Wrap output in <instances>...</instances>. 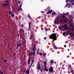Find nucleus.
Here are the masks:
<instances>
[{
	"instance_id": "f257e3e1",
	"label": "nucleus",
	"mask_w": 74,
	"mask_h": 74,
	"mask_svg": "<svg viewBox=\"0 0 74 74\" xmlns=\"http://www.w3.org/2000/svg\"><path fill=\"white\" fill-rule=\"evenodd\" d=\"M66 2H67V4L65 5V7H68L69 8H70L71 5H73L74 4V0H66Z\"/></svg>"
},
{
	"instance_id": "f03ea898",
	"label": "nucleus",
	"mask_w": 74,
	"mask_h": 74,
	"mask_svg": "<svg viewBox=\"0 0 74 74\" xmlns=\"http://www.w3.org/2000/svg\"><path fill=\"white\" fill-rule=\"evenodd\" d=\"M49 38H51L53 40L52 41L53 42L55 40H57V38H56V36L55 33L52 34L50 36V37Z\"/></svg>"
},
{
	"instance_id": "7ed1b4c3",
	"label": "nucleus",
	"mask_w": 74,
	"mask_h": 74,
	"mask_svg": "<svg viewBox=\"0 0 74 74\" xmlns=\"http://www.w3.org/2000/svg\"><path fill=\"white\" fill-rule=\"evenodd\" d=\"M60 16V15H59V14L57 18L56 19L55 21H54V24H56V25H58V24L56 23H57V22H59V19H61Z\"/></svg>"
},
{
	"instance_id": "20e7f679",
	"label": "nucleus",
	"mask_w": 74,
	"mask_h": 74,
	"mask_svg": "<svg viewBox=\"0 0 74 74\" xmlns=\"http://www.w3.org/2000/svg\"><path fill=\"white\" fill-rule=\"evenodd\" d=\"M38 66H37L36 69L38 70V72H39V70H41V65H40V64L39 63H38Z\"/></svg>"
},
{
	"instance_id": "39448f33",
	"label": "nucleus",
	"mask_w": 74,
	"mask_h": 74,
	"mask_svg": "<svg viewBox=\"0 0 74 74\" xmlns=\"http://www.w3.org/2000/svg\"><path fill=\"white\" fill-rule=\"evenodd\" d=\"M29 54H27L28 55H29V56H31L32 55H33V56H34L35 53L33 52H32V51H29Z\"/></svg>"
},
{
	"instance_id": "423d86ee",
	"label": "nucleus",
	"mask_w": 74,
	"mask_h": 74,
	"mask_svg": "<svg viewBox=\"0 0 74 74\" xmlns=\"http://www.w3.org/2000/svg\"><path fill=\"white\" fill-rule=\"evenodd\" d=\"M59 15H60V18H61V19H63V18H64L65 19H66V17L65 16L62 15V14H59Z\"/></svg>"
},
{
	"instance_id": "0eeeda50",
	"label": "nucleus",
	"mask_w": 74,
	"mask_h": 74,
	"mask_svg": "<svg viewBox=\"0 0 74 74\" xmlns=\"http://www.w3.org/2000/svg\"><path fill=\"white\" fill-rule=\"evenodd\" d=\"M17 45H18L20 47V46H21V45H22V43H21V41H18V42L17 43Z\"/></svg>"
},
{
	"instance_id": "6e6552de",
	"label": "nucleus",
	"mask_w": 74,
	"mask_h": 74,
	"mask_svg": "<svg viewBox=\"0 0 74 74\" xmlns=\"http://www.w3.org/2000/svg\"><path fill=\"white\" fill-rule=\"evenodd\" d=\"M29 27H28V29L29 30H30V31H31V24L30 23V22H29Z\"/></svg>"
},
{
	"instance_id": "1a4fd4ad",
	"label": "nucleus",
	"mask_w": 74,
	"mask_h": 74,
	"mask_svg": "<svg viewBox=\"0 0 74 74\" xmlns=\"http://www.w3.org/2000/svg\"><path fill=\"white\" fill-rule=\"evenodd\" d=\"M34 53H36L35 52L36 51V47H33L32 49Z\"/></svg>"
},
{
	"instance_id": "9d476101",
	"label": "nucleus",
	"mask_w": 74,
	"mask_h": 74,
	"mask_svg": "<svg viewBox=\"0 0 74 74\" xmlns=\"http://www.w3.org/2000/svg\"><path fill=\"white\" fill-rule=\"evenodd\" d=\"M45 67L44 69V71H46L47 72V71H48V69L47 68V66H45Z\"/></svg>"
},
{
	"instance_id": "9b49d317",
	"label": "nucleus",
	"mask_w": 74,
	"mask_h": 74,
	"mask_svg": "<svg viewBox=\"0 0 74 74\" xmlns=\"http://www.w3.org/2000/svg\"><path fill=\"white\" fill-rule=\"evenodd\" d=\"M52 10H49V11H48L46 14H51L52 13Z\"/></svg>"
},
{
	"instance_id": "f8f14e48",
	"label": "nucleus",
	"mask_w": 74,
	"mask_h": 74,
	"mask_svg": "<svg viewBox=\"0 0 74 74\" xmlns=\"http://www.w3.org/2000/svg\"><path fill=\"white\" fill-rule=\"evenodd\" d=\"M49 70H50L51 72H53V68L51 67L50 68H49Z\"/></svg>"
},
{
	"instance_id": "ddd939ff",
	"label": "nucleus",
	"mask_w": 74,
	"mask_h": 74,
	"mask_svg": "<svg viewBox=\"0 0 74 74\" xmlns=\"http://www.w3.org/2000/svg\"><path fill=\"white\" fill-rule=\"evenodd\" d=\"M30 58H28V64H30Z\"/></svg>"
},
{
	"instance_id": "4468645a",
	"label": "nucleus",
	"mask_w": 74,
	"mask_h": 74,
	"mask_svg": "<svg viewBox=\"0 0 74 74\" xmlns=\"http://www.w3.org/2000/svg\"><path fill=\"white\" fill-rule=\"evenodd\" d=\"M63 21L65 23H66L67 22V20L66 19L64 20V18H63Z\"/></svg>"
},
{
	"instance_id": "2eb2a0df",
	"label": "nucleus",
	"mask_w": 74,
	"mask_h": 74,
	"mask_svg": "<svg viewBox=\"0 0 74 74\" xmlns=\"http://www.w3.org/2000/svg\"><path fill=\"white\" fill-rule=\"evenodd\" d=\"M8 12L9 15H10L11 14L12 15H14V14H13V13H12L10 11V10L8 11Z\"/></svg>"
},
{
	"instance_id": "dca6fc26",
	"label": "nucleus",
	"mask_w": 74,
	"mask_h": 74,
	"mask_svg": "<svg viewBox=\"0 0 74 74\" xmlns=\"http://www.w3.org/2000/svg\"><path fill=\"white\" fill-rule=\"evenodd\" d=\"M23 34L22 35H23L24 34H25V36H26V35L27 34L26 33V32H25V31H23L22 32Z\"/></svg>"
},
{
	"instance_id": "f3484780",
	"label": "nucleus",
	"mask_w": 74,
	"mask_h": 74,
	"mask_svg": "<svg viewBox=\"0 0 74 74\" xmlns=\"http://www.w3.org/2000/svg\"><path fill=\"white\" fill-rule=\"evenodd\" d=\"M43 64L45 65H44V66L45 67L46 66H47V62L46 61H44V62Z\"/></svg>"
},
{
	"instance_id": "a211bd4d",
	"label": "nucleus",
	"mask_w": 74,
	"mask_h": 74,
	"mask_svg": "<svg viewBox=\"0 0 74 74\" xmlns=\"http://www.w3.org/2000/svg\"><path fill=\"white\" fill-rule=\"evenodd\" d=\"M29 73L30 72L29 71V69H27V70L26 73H27V74H29Z\"/></svg>"
},
{
	"instance_id": "6ab92c4d",
	"label": "nucleus",
	"mask_w": 74,
	"mask_h": 74,
	"mask_svg": "<svg viewBox=\"0 0 74 74\" xmlns=\"http://www.w3.org/2000/svg\"><path fill=\"white\" fill-rule=\"evenodd\" d=\"M67 16L68 18H72V16L70 14H68V15H67Z\"/></svg>"
},
{
	"instance_id": "aec40b11",
	"label": "nucleus",
	"mask_w": 74,
	"mask_h": 74,
	"mask_svg": "<svg viewBox=\"0 0 74 74\" xmlns=\"http://www.w3.org/2000/svg\"><path fill=\"white\" fill-rule=\"evenodd\" d=\"M53 46L54 48H55V49H58V48L57 47H56V45Z\"/></svg>"
},
{
	"instance_id": "412c9836",
	"label": "nucleus",
	"mask_w": 74,
	"mask_h": 74,
	"mask_svg": "<svg viewBox=\"0 0 74 74\" xmlns=\"http://www.w3.org/2000/svg\"><path fill=\"white\" fill-rule=\"evenodd\" d=\"M52 15H55L56 14V12H53L52 13Z\"/></svg>"
},
{
	"instance_id": "4be33fe9",
	"label": "nucleus",
	"mask_w": 74,
	"mask_h": 74,
	"mask_svg": "<svg viewBox=\"0 0 74 74\" xmlns=\"http://www.w3.org/2000/svg\"><path fill=\"white\" fill-rule=\"evenodd\" d=\"M33 38V35H31V36L30 37V39H32V38Z\"/></svg>"
},
{
	"instance_id": "5701e85b",
	"label": "nucleus",
	"mask_w": 74,
	"mask_h": 74,
	"mask_svg": "<svg viewBox=\"0 0 74 74\" xmlns=\"http://www.w3.org/2000/svg\"><path fill=\"white\" fill-rule=\"evenodd\" d=\"M50 8L49 7H48L47 8V11H49V10H50Z\"/></svg>"
},
{
	"instance_id": "b1692460",
	"label": "nucleus",
	"mask_w": 74,
	"mask_h": 74,
	"mask_svg": "<svg viewBox=\"0 0 74 74\" xmlns=\"http://www.w3.org/2000/svg\"><path fill=\"white\" fill-rule=\"evenodd\" d=\"M22 36L24 38H26V36L25 35V34L22 35Z\"/></svg>"
},
{
	"instance_id": "393cba45",
	"label": "nucleus",
	"mask_w": 74,
	"mask_h": 74,
	"mask_svg": "<svg viewBox=\"0 0 74 74\" xmlns=\"http://www.w3.org/2000/svg\"><path fill=\"white\" fill-rule=\"evenodd\" d=\"M50 62H51V64H52V63H53V61H52V60H51Z\"/></svg>"
},
{
	"instance_id": "a878e982",
	"label": "nucleus",
	"mask_w": 74,
	"mask_h": 74,
	"mask_svg": "<svg viewBox=\"0 0 74 74\" xmlns=\"http://www.w3.org/2000/svg\"><path fill=\"white\" fill-rule=\"evenodd\" d=\"M36 44H34V47H33L36 48Z\"/></svg>"
},
{
	"instance_id": "bb28decb",
	"label": "nucleus",
	"mask_w": 74,
	"mask_h": 74,
	"mask_svg": "<svg viewBox=\"0 0 74 74\" xmlns=\"http://www.w3.org/2000/svg\"><path fill=\"white\" fill-rule=\"evenodd\" d=\"M69 12H68V13H65V15H67H67H68V14H69Z\"/></svg>"
},
{
	"instance_id": "cd10ccee",
	"label": "nucleus",
	"mask_w": 74,
	"mask_h": 74,
	"mask_svg": "<svg viewBox=\"0 0 74 74\" xmlns=\"http://www.w3.org/2000/svg\"><path fill=\"white\" fill-rule=\"evenodd\" d=\"M24 25L23 24H21V27L22 28H23V27H24Z\"/></svg>"
},
{
	"instance_id": "c85d7f7f",
	"label": "nucleus",
	"mask_w": 74,
	"mask_h": 74,
	"mask_svg": "<svg viewBox=\"0 0 74 74\" xmlns=\"http://www.w3.org/2000/svg\"><path fill=\"white\" fill-rule=\"evenodd\" d=\"M63 34L64 36H65V34H66V32H64L63 33Z\"/></svg>"
},
{
	"instance_id": "c756f323",
	"label": "nucleus",
	"mask_w": 74,
	"mask_h": 74,
	"mask_svg": "<svg viewBox=\"0 0 74 74\" xmlns=\"http://www.w3.org/2000/svg\"><path fill=\"white\" fill-rule=\"evenodd\" d=\"M39 54L40 55H43V54L42 53H41L40 52L39 53Z\"/></svg>"
},
{
	"instance_id": "7c9ffc66",
	"label": "nucleus",
	"mask_w": 74,
	"mask_h": 74,
	"mask_svg": "<svg viewBox=\"0 0 74 74\" xmlns=\"http://www.w3.org/2000/svg\"><path fill=\"white\" fill-rule=\"evenodd\" d=\"M28 17H29V18L31 19V17H30V16L29 15V14L28 15Z\"/></svg>"
},
{
	"instance_id": "2f4dec72",
	"label": "nucleus",
	"mask_w": 74,
	"mask_h": 74,
	"mask_svg": "<svg viewBox=\"0 0 74 74\" xmlns=\"http://www.w3.org/2000/svg\"><path fill=\"white\" fill-rule=\"evenodd\" d=\"M4 2H5V3H8L9 2L7 0H6Z\"/></svg>"
},
{
	"instance_id": "473e14b6",
	"label": "nucleus",
	"mask_w": 74,
	"mask_h": 74,
	"mask_svg": "<svg viewBox=\"0 0 74 74\" xmlns=\"http://www.w3.org/2000/svg\"><path fill=\"white\" fill-rule=\"evenodd\" d=\"M20 31H21L22 32H23V31H24V30H23V29H20Z\"/></svg>"
},
{
	"instance_id": "72a5a7b5",
	"label": "nucleus",
	"mask_w": 74,
	"mask_h": 74,
	"mask_svg": "<svg viewBox=\"0 0 74 74\" xmlns=\"http://www.w3.org/2000/svg\"><path fill=\"white\" fill-rule=\"evenodd\" d=\"M69 26H73V25L72 24H71Z\"/></svg>"
},
{
	"instance_id": "f704fd0d",
	"label": "nucleus",
	"mask_w": 74,
	"mask_h": 74,
	"mask_svg": "<svg viewBox=\"0 0 74 74\" xmlns=\"http://www.w3.org/2000/svg\"><path fill=\"white\" fill-rule=\"evenodd\" d=\"M45 31H46V32H48V28H47L45 30Z\"/></svg>"
},
{
	"instance_id": "c9c22d12",
	"label": "nucleus",
	"mask_w": 74,
	"mask_h": 74,
	"mask_svg": "<svg viewBox=\"0 0 74 74\" xmlns=\"http://www.w3.org/2000/svg\"><path fill=\"white\" fill-rule=\"evenodd\" d=\"M71 40H74V37H73L72 38H71Z\"/></svg>"
},
{
	"instance_id": "e433bc0d",
	"label": "nucleus",
	"mask_w": 74,
	"mask_h": 74,
	"mask_svg": "<svg viewBox=\"0 0 74 74\" xmlns=\"http://www.w3.org/2000/svg\"><path fill=\"white\" fill-rule=\"evenodd\" d=\"M69 34V35H72V34H73V33L72 32L70 33Z\"/></svg>"
},
{
	"instance_id": "4c0bfd02",
	"label": "nucleus",
	"mask_w": 74,
	"mask_h": 74,
	"mask_svg": "<svg viewBox=\"0 0 74 74\" xmlns=\"http://www.w3.org/2000/svg\"><path fill=\"white\" fill-rule=\"evenodd\" d=\"M68 31H69L68 33H70V29H68Z\"/></svg>"
},
{
	"instance_id": "58836bf2",
	"label": "nucleus",
	"mask_w": 74,
	"mask_h": 74,
	"mask_svg": "<svg viewBox=\"0 0 74 74\" xmlns=\"http://www.w3.org/2000/svg\"><path fill=\"white\" fill-rule=\"evenodd\" d=\"M73 71H74L73 70H72L71 71V73H73Z\"/></svg>"
},
{
	"instance_id": "ea45409f",
	"label": "nucleus",
	"mask_w": 74,
	"mask_h": 74,
	"mask_svg": "<svg viewBox=\"0 0 74 74\" xmlns=\"http://www.w3.org/2000/svg\"><path fill=\"white\" fill-rule=\"evenodd\" d=\"M17 2H18V3H21V2H20V1L17 0Z\"/></svg>"
},
{
	"instance_id": "a19ab883",
	"label": "nucleus",
	"mask_w": 74,
	"mask_h": 74,
	"mask_svg": "<svg viewBox=\"0 0 74 74\" xmlns=\"http://www.w3.org/2000/svg\"><path fill=\"white\" fill-rule=\"evenodd\" d=\"M66 35L65 36V37H66V36H67L69 35V34L68 33H66Z\"/></svg>"
},
{
	"instance_id": "79ce46f5",
	"label": "nucleus",
	"mask_w": 74,
	"mask_h": 74,
	"mask_svg": "<svg viewBox=\"0 0 74 74\" xmlns=\"http://www.w3.org/2000/svg\"><path fill=\"white\" fill-rule=\"evenodd\" d=\"M7 60H5L4 61V63H5L6 62H7Z\"/></svg>"
},
{
	"instance_id": "37998d69",
	"label": "nucleus",
	"mask_w": 74,
	"mask_h": 74,
	"mask_svg": "<svg viewBox=\"0 0 74 74\" xmlns=\"http://www.w3.org/2000/svg\"><path fill=\"white\" fill-rule=\"evenodd\" d=\"M58 29H62V28H61V27H58Z\"/></svg>"
},
{
	"instance_id": "c03bdc74",
	"label": "nucleus",
	"mask_w": 74,
	"mask_h": 74,
	"mask_svg": "<svg viewBox=\"0 0 74 74\" xmlns=\"http://www.w3.org/2000/svg\"><path fill=\"white\" fill-rule=\"evenodd\" d=\"M5 5H6V6H7V5H8V3H5Z\"/></svg>"
},
{
	"instance_id": "a18cd8bd",
	"label": "nucleus",
	"mask_w": 74,
	"mask_h": 74,
	"mask_svg": "<svg viewBox=\"0 0 74 74\" xmlns=\"http://www.w3.org/2000/svg\"><path fill=\"white\" fill-rule=\"evenodd\" d=\"M5 3H4L3 5V7L4 8L5 7Z\"/></svg>"
},
{
	"instance_id": "49530a36",
	"label": "nucleus",
	"mask_w": 74,
	"mask_h": 74,
	"mask_svg": "<svg viewBox=\"0 0 74 74\" xmlns=\"http://www.w3.org/2000/svg\"><path fill=\"white\" fill-rule=\"evenodd\" d=\"M37 52H39V49H38L37 50Z\"/></svg>"
},
{
	"instance_id": "de8ad7c7",
	"label": "nucleus",
	"mask_w": 74,
	"mask_h": 74,
	"mask_svg": "<svg viewBox=\"0 0 74 74\" xmlns=\"http://www.w3.org/2000/svg\"><path fill=\"white\" fill-rule=\"evenodd\" d=\"M34 60H32V62L33 63V62H34Z\"/></svg>"
},
{
	"instance_id": "09e8293b",
	"label": "nucleus",
	"mask_w": 74,
	"mask_h": 74,
	"mask_svg": "<svg viewBox=\"0 0 74 74\" xmlns=\"http://www.w3.org/2000/svg\"><path fill=\"white\" fill-rule=\"evenodd\" d=\"M20 47L19 46H18L17 47H16V49H18V48H19V47Z\"/></svg>"
},
{
	"instance_id": "8fccbe9b",
	"label": "nucleus",
	"mask_w": 74,
	"mask_h": 74,
	"mask_svg": "<svg viewBox=\"0 0 74 74\" xmlns=\"http://www.w3.org/2000/svg\"><path fill=\"white\" fill-rule=\"evenodd\" d=\"M14 56H15L16 55V53H14Z\"/></svg>"
},
{
	"instance_id": "3c124183",
	"label": "nucleus",
	"mask_w": 74,
	"mask_h": 74,
	"mask_svg": "<svg viewBox=\"0 0 74 74\" xmlns=\"http://www.w3.org/2000/svg\"><path fill=\"white\" fill-rule=\"evenodd\" d=\"M22 6V4H20V8H21V7Z\"/></svg>"
},
{
	"instance_id": "603ef678",
	"label": "nucleus",
	"mask_w": 74,
	"mask_h": 74,
	"mask_svg": "<svg viewBox=\"0 0 74 74\" xmlns=\"http://www.w3.org/2000/svg\"><path fill=\"white\" fill-rule=\"evenodd\" d=\"M51 71H50L49 70V73H51Z\"/></svg>"
},
{
	"instance_id": "864d4df0",
	"label": "nucleus",
	"mask_w": 74,
	"mask_h": 74,
	"mask_svg": "<svg viewBox=\"0 0 74 74\" xmlns=\"http://www.w3.org/2000/svg\"><path fill=\"white\" fill-rule=\"evenodd\" d=\"M1 74V69H0V74Z\"/></svg>"
},
{
	"instance_id": "5fc2aeb1",
	"label": "nucleus",
	"mask_w": 74,
	"mask_h": 74,
	"mask_svg": "<svg viewBox=\"0 0 74 74\" xmlns=\"http://www.w3.org/2000/svg\"><path fill=\"white\" fill-rule=\"evenodd\" d=\"M44 40H46V39H47V38H46V37H45L44 38Z\"/></svg>"
},
{
	"instance_id": "6e6d98bb",
	"label": "nucleus",
	"mask_w": 74,
	"mask_h": 74,
	"mask_svg": "<svg viewBox=\"0 0 74 74\" xmlns=\"http://www.w3.org/2000/svg\"><path fill=\"white\" fill-rule=\"evenodd\" d=\"M65 28L66 29H67V28H69V27H65Z\"/></svg>"
},
{
	"instance_id": "4d7b16f0",
	"label": "nucleus",
	"mask_w": 74,
	"mask_h": 74,
	"mask_svg": "<svg viewBox=\"0 0 74 74\" xmlns=\"http://www.w3.org/2000/svg\"><path fill=\"white\" fill-rule=\"evenodd\" d=\"M11 16L12 18L14 17V14L13 15H12Z\"/></svg>"
},
{
	"instance_id": "13d9d810",
	"label": "nucleus",
	"mask_w": 74,
	"mask_h": 74,
	"mask_svg": "<svg viewBox=\"0 0 74 74\" xmlns=\"http://www.w3.org/2000/svg\"><path fill=\"white\" fill-rule=\"evenodd\" d=\"M18 10L19 11H21V10H20V8L18 9Z\"/></svg>"
},
{
	"instance_id": "bf43d9fd",
	"label": "nucleus",
	"mask_w": 74,
	"mask_h": 74,
	"mask_svg": "<svg viewBox=\"0 0 74 74\" xmlns=\"http://www.w3.org/2000/svg\"><path fill=\"white\" fill-rule=\"evenodd\" d=\"M62 15H65V13H63Z\"/></svg>"
},
{
	"instance_id": "052dcab7",
	"label": "nucleus",
	"mask_w": 74,
	"mask_h": 74,
	"mask_svg": "<svg viewBox=\"0 0 74 74\" xmlns=\"http://www.w3.org/2000/svg\"><path fill=\"white\" fill-rule=\"evenodd\" d=\"M67 58H69V57H70V56L69 55L68 56H67L66 57Z\"/></svg>"
},
{
	"instance_id": "680f3d73",
	"label": "nucleus",
	"mask_w": 74,
	"mask_h": 74,
	"mask_svg": "<svg viewBox=\"0 0 74 74\" xmlns=\"http://www.w3.org/2000/svg\"><path fill=\"white\" fill-rule=\"evenodd\" d=\"M64 47L65 48H66V45H64Z\"/></svg>"
},
{
	"instance_id": "e2e57ef3",
	"label": "nucleus",
	"mask_w": 74,
	"mask_h": 74,
	"mask_svg": "<svg viewBox=\"0 0 74 74\" xmlns=\"http://www.w3.org/2000/svg\"><path fill=\"white\" fill-rule=\"evenodd\" d=\"M60 22H62L63 21V20L61 19L60 21Z\"/></svg>"
},
{
	"instance_id": "0e129e2a",
	"label": "nucleus",
	"mask_w": 74,
	"mask_h": 74,
	"mask_svg": "<svg viewBox=\"0 0 74 74\" xmlns=\"http://www.w3.org/2000/svg\"><path fill=\"white\" fill-rule=\"evenodd\" d=\"M41 12H42V13H44V11H41Z\"/></svg>"
},
{
	"instance_id": "69168bd1",
	"label": "nucleus",
	"mask_w": 74,
	"mask_h": 74,
	"mask_svg": "<svg viewBox=\"0 0 74 74\" xmlns=\"http://www.w3.org/2000/svg\"><path fill=\"white\" fill-rule=\"evenodd\" d=\"M41 70V72H42V69Z\"/></svg>"
},
{
	"instance_id": "338daca9",
	"label": "nucleus",
	"mask_w": 74,
	"mask_h": 74,
	"mask_svg": "<svg viewBox=\"0 0 74 74\" xmlns=\"http://www.w3.org/2000/svg\"><path fill=\"white\" fill-rule=\"evenodd\" d=\"M1 74H3V72H1Z\"/></svg>"
},
{
	"instance_id": "774afa93",
	"label": "nucleus",
	"mask_w": 74,
	"mask_h": 74,
	"mask_svg": "<svg viewBox=\"0 0 74 74\" xmlns=\"http://www.w3.org/2000/svg\"><path fill=\"white\" fill-rule=\"evenodd\" d=\"M66 33H68V31H66Z\"/></svg>"
}]
</instances>
